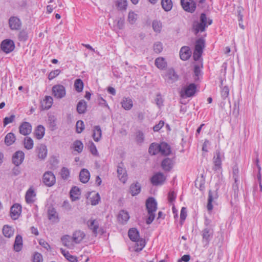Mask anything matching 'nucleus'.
Wrapping results in <instances>:
<instances>
[{"instance_id":"obj_1","label":"nucleus","mask_w":262,"mask_h":262,"mask_svg":"<svg viewBox=\"0 0 262 262\" xmlns=\"http://www.w3.org/2000/svg\"><path fill=\"white\" fill-rule=\"evenodd\" d=\"M212 19L208 18L206 15L203 13L201 14L200 21H195L192 25V29L194 34L196 35L199 32H203L206 28L212 24Z\"/></svg>"},{"instance_id":"obj_2","label":"nucleus","mask_w":262,"mask_h":262,"mask_svg":"<svg viewBox=\"0 0 262 262\" xmlns=\"http://www.w3.org/2000/svg\"><path fill=\"white\" fill-rule=\"evenodd\" d=\"M146 207L148 212V217L146 219L147 224H150L155 217V212L157 209V203L153 198H148L146 202Z\"/></svg>"},{"instance_id":"obj_3","label":"nucleus","mask_w":262,"mask_h":262,"mask_svg":"<svg viewBox=\"0 0 262 262\" xmlns=\"http://www.w3.org/2000/svg\"><path fill=\"white\" fill-rule=\"evenodd\" d=\"M205 47V40L201 38L196 41L195 49L193 54V57L194 60H198L201 57L203 50Z\"/></svg>"},{"instance_id":"obj_4","label":"nucleus","mask_w":262,"mask_h":262,"mask_svg":"<svg viewBox=\"0 0 262 262\" xmlns=\"http://www.w3.org/2000/svg\"><path fill=\"white\" fill-rule=\"evenodd\" d=\"M224 159V152L216 150L214 153L213 158V163L214 164L213 169L214 170H221L222 169V161Z\"/></svg>"},{"instance_id":"obj_5","label":"nucleus","mask_w":262,"mask_h":262,"mask_svg":"<svg viewBox=\"0 0 262 262\" xmlns=\"http://www.w3.org/2000/svg\"><path fill=\"white\" fill-rule=\"evenodd\" d=\"M201 235L202 243L204 244V247L207 246L213 235V229L211 227L204 228L201 232Z\"/></svg>"},{"instance_id":"obj_6","label":"nucleus","mask_w":262,"mask_h":262,"mask_svg":"<svg viewBox=\"0 0 262 262\" xmlns=\"http://www.w3.org/2000/svg\"><path fill=\"white\" fill-rule=\"evenodd\" d=\"M56 182L55 176L50 171H46L43 175L42 182L47 186L51 187L54 185Z\"/></svg>"},{"instance_id":"obj_7","label":"nucleus","mask_w":262,"mask_h":262,"mask_svg":"<svg viewBox=\"0 0 262 262\" xmlns=\"http://www.w3.org/2000/svg\"><path fill=\"white\" fill-rule=\"evenodd\" d=\"M196 85L194 83H191L188 86L183 88L181 91V96L183 97H191L196 92Z\"/></svg>"},{"instance_id":"obj_8","label":"nucleus","mask_w":262,"mask_h":262,"mask_svg":"<svg viewBox=\"0 0 262 262\" xmlns=\"http://www.w3.org/2000/svg\"><path fill=\"white\" fill-rule=\"evenodd\" d=\"M181 4L187 12L193 13L196 9V4L193 0H181Z\"/></svg>"},{"instance_id":"obj_9","label":"nucleus","mask_w":262,"mask_h":262,"mask_svg":"<svg viewBox=\"0 0 262 262\" xmlns=\"http://www.w3.org/2000/svg\"><path fill=\"white\" fill-rule=\"evenodd\" d=\"M52 93L56 98L61 99L66 95L65 88L62 85H55L52 88Z\"/></svg>"},{"instance_id":"obj_10","label":"nucleus","mask_w":262,"mask_h":262,"mask_svg":"<svg viewBox=\"0 0 262 262\" xmlns=\"http://www.w3.org/2000/svg\"><path fill=\"white\" fill-rule=\"evenodd\" d=\"M1 47L2 50L4 52L9 53L13 51L15 45L13 40L11 39H5L2 42Z\"/></svg>"},{"instance_id":"obj_11","label":"nucleus","mask_w":262,"mask_h":262,"mask_svg":"<svg viewBox=\"0 0 262 262\" xmlns=\"http://www.w3.org/2000/svg\"><path fill=\"white\" fill-rule=\"evenodd\" d=\"M165 180L166 177L163 173L157 172L151 178V182L153 185H160L163 184Z\"/></svg>"},{"instance_id":"obj_12","label":"nucleus","mask_w":262,"mask_h":262,"mask_svg":"<svg viewBox=\"0 0 262 262\" xmlns=\"http://www.w3.org/2000/svg\"><path fill=\"white\" fill-rule=\"evenodd\" d=\"M89 228L92 231L95 236L99 230V221L96 219H91L88 221Z\"/></svg>"},{"instance_id":"obj_13","label":"nucleus","mask_w":262,"mask_h":262,"mask_svg":"<svg viewBox=\"0 0 262 262\" xmlns=\"http://www.w3.org/2000/svg\"><path fill=\"white\" fill-rule=\"evenodd\" d=\"M9 25L11 30H18L21 26L20 20L15 16H11L9 19Z\"/></svg>"},{"instance_id":"obj_14","label":"nucleus","mask_w":262,"mask_h":262,"mask_svg":"<svg viewBox=\"0 0 262 262\" xmlns=\"http://www.w3.org/2000/svg\"><path fill=\"white\" fill-rule=\"evenodd\" d=\"M24 157V152L20 150L17 151L12 157V162L16 166H18L23 162Z\"/></svg>"},{"instance_id":"obj_15","label":"nucleus","mask_w":262,"mask_h":262,"mask_svg":"<svg viewBox=\"0 0 262 262\" xmlns=\"http://www.w3.org/2000/svg\"><path fill=\"white\" fill-rule=\"evenodd\" d=\"M21 211V206L18 204H14L11 208L10 215L13 220H16L19 216Z\"/></svg>"},{"instance_id":"obj_16","label":"nucleus","mask_w":262,"mask_h":262,"mask_svg":"<svg viewBox=\"0 0 262 262\" xmlns=\"http://www.w3.org/2000/svg\"><path fill=\"white\" fill-rule=\"evenodd\" d=\"M19 130L21 134L26 136L31 132L32 126L29 123L25 122L20 125Z\"/></svg>"},{"instance_id":"obj_17","label":"nucleus","mask_w":262,"mask_h":262,"mask_svg":"<svg viewBox=\"0 0 262 262\" xmlns=\"http://www.w3.org/2000/svg\"><path fill=\"white\" fill-rule=\"evenodd\" d=\"M121 104V106L124 110L129 111L130 110L133 106V102L130 98L124 97L122 99Z\"/></svg>"},{"instance_id":"obj_18","label":"nucleus","mask_w":262,"mask_h":262,"mask_svg":"<svg viewBox=\"0 0 262 262\" xmlns=\"http://www.w3.org/2000/svg\"><path fill=\"white\" fill-rule=\"evenodd\" d=\"M173 161L169 158L164 159L161 163V166L164 170L169 171L173 166Z\"/></svg>"},{"instance_id":"obj_19","label":"nucleus","mask_w":262,"mask_h":262,"mask_svg":"<svg viewBox=\"0 0 262 262\" xmlns=\"http://www.w3.org/2000/svg\"><path fill=\"white\" fill-rule=\"evenodd\" d=\"M48 218L53 222L57 223L59 222V217L57 212L55 209L53 207H50L48 211Z\"/></svg>"},{"instance_id":"obj_20","label":"nucleus","mask_w":262,"mask_h":262,"mask_svg":"<svg viewBox=\"0 0 262 262\" xmlns=\"http://www.w3.org/2000/svg\"><path fill=\"white\" fill-rule=\"evenodd\" d=\"M85 236V234L83 231L80 230L75 231L72 236V239L76 244L80 243Z\"/></svg>"},{"instance_id":"obj_21","label":"nucleus","mask_w":262,"mask_h":262,"mask_svg":"<svg viewBox=\"0 0 262 262\" xmlns=\"http://www.w3.org/2000/svg\"><path fill=\"white\" fill-rule=\"evenodd\" d=\"M90 173L86 169H82L79 173V180L83 183H87L90 180Z\"/></svg>"},{"instance_id":"obj_22","label":"nucleus","mask_w":262,"mask_h":262,"mask_svg":"<svg viewBox=\"0 0 262 262\" xmlns=\"http://www.w3.org/2000/svg\"><path fill=\"white\" fill-rule=\"evenodd\" d=\"M191 55V51L188 47H183L180 51V57L183 60L188 59Z\"/></svg>"},{"instance_id":"obj_23","label":"nucleus","mask_w":262,"mask_h":262,"mask_svg":"<svg viewBox=\"0 0 262 262\" xmlns=\"http://www.w3.org/2000/svg\"><path fill=\"white\" fill-rule=\"evenodd\" d=\"M36 150L38 158L41 159H45L47 155V147L45 145L41 144L37 147Z\"/></svg>"},{"instance_id":"obj_24","label":"nucleus","mask_w":262,"mask_h":262,"mask_svg":"<svg viewBox=\"0 0 262 262\" xmlns=\"http://www.w3.org/2000/svg\"><path fill=\"white\" fill-rule=\"evenodd\" d=\"M23 247V238L21 235H17L15 239L13 245L14 250L16 252H19Z\"/></svg>"},{"instance_id":"obj_25","label":"nucleus","mask_w":262,"mask_h":262,"mask_svg":"<svg viewBox=\"0 0 262 262\" xmlns=\"http://www.w3.org/2000/svg\"><path fill=\"white\" fill-rule=\"evenodd\" d=\"M53 103V99L51 96H47L41 102V106L43 110L49 109Z\"/></svg>"},{"instance_id":"obj_26","label":"nucleus","mask_w":262,"mask_h":262,"mask_svg":"<svg viewBox=\"0 0 262 262\" xmlns=\"http://www.w3.org/2000/svg\"><path fill=\"white\" fill-rule=\"evenodd\" d=\"M129 219V216L128 212L124 210H121L120 211L118 216V220L120 223L121 224H124L127 222Z\"/></svg>"},{"instance_id":"obj_27","label":"nucleus","mask_w":262,"mask_h":262,"mask_svg":"<svg viewBox=\"0 0 262 262\" xmlns=\"http://www.w3.org/2000/svg\"><path fill=\"white\" fill-rule=\"evenodd\" d=\"M118 177L119 180L123 183L127 180V174L125 169L118 167L117 169Z\"/></svg>"},{"instance_id":"obj_28","label":"nucleus","mask_w":262,"mask_h":262,"mask_svg":"<svg viewBox=\"0 0 262 262\" xmlns=\"http://www.w3.org/2000/svg\"><path fill=\"white\" fill-rule=\"evenodd\" d=\"M128 236L132 241H136L139 238V232L136 228H131L128 232Z\"/></svg>"},{"instance_id":"obj_29","label":"nucleus","mask_w":262,"mask_h":262,"mask_svg":"<svg viewBox=\"0 0 262 262\" xmlns=\"http://www.w3.org/2000/svg\"><path fill=\"white\" fill-rule=\"evenodd\" d=\"M102 133L99 126H95L93 129V137L96 142H98L101 138Z\"/></svg>"},{"instance_id":"obj_30","label":"nucleus","mask_w":262,"mask_h":262,"mask_svg":"<svg viewBox=\"0 0 262 262\" xmlns=\"http://www.w3.org/2000/svg\"><path fill=\"white\" fill-rule=\"evenodd\" d=\"M3 233L5 237L10 238L13 235L14 229L8 225H5L3 228Z\"/></svg>"},{"instance_id":"obj_31","label":"nucleus","mask_w":262,"mask_h":262,"mask_svg":"<svg viewBox=\"0 0 262 262\" xmlns=\"http://www.w3.org/2000/svg\"><path fill=\"white\" fill-rule=\"evenodd\" d=\"M35 196V193L34 190L30 188L26 192L25 199L28 203H32L34 201L33 198Z\"/></svg>"},{"instance_id":"obj_32","label":"nucleus","mask_w":262,"mask_h":262,"mask_svg":"<svg viewBox=\"0 0 262 262\" xmlns=\"http://www.w3.org/2000/svg\"><path fill=\"white\" fill-rule=\"evenodd\" d=\"M141 191L140 185L137 182L135 184H133L130 186V192L133 196L137 195Z\"/></svg>"},{"instance_id":"obj_33","label":"nucleus","mask_w":262,"mask_h":262,"mask_svg":"<svg viewBox=\"0 0 262 262\" xmlns=\"http://www.w3.org/2000/svg\"><path fill=\"white\" fill-rule=\"evenodd\" d=\"M16 140L15 136L13 133H8L5 138V143L7 146H10L14 143Z\"/></svg>"},{"instance_id":"obj_34","label":"nucleus","mask_w":262,"mask_h":262,"mask_svg":"<svg viewBox=\"0 0 262 262\" xmlns=\"http://www.w3.org/2000/svg\"><path fill=\"white\" fill-rule=\"evenodd\" d=\"M160 152L164 155H169L171 151L169 146L165 143H161L160 144Z\"/></svg>"},{"instance_id":"obj_35","label":"nucleus","mask_w":262,"mask_h":262,"mask_svg":"<svg viewBox=\"0 0 262 262\" xmlns=\"http://www.w3.org/2000/svg\"><path fill=\"white\" fill-rule=\"evenodd\" d=\"M45 128L42 125H38L35 130V136L38 139L42 138L45 135Z\"/></svg>"},{"instance_id":"obj_36","label":"nucleus","mask_w":262,"mask_h":262,"mask_svg":"<svg viewBox=\"0 0 262 262\" xmlns=\"http://www.w3.org/2000/svg\"><path fill=\"white\" fill-rule=\"evenodd\" d=\"M155 65L160 69H164L167 66V63L163 57H158L155 60Z\"/></svg>"},{"instance_id":"obj_37","label":"nucleus","mask_w":262,"mask_h":262,"mask_svg":"<svg viewBox=\"0 0 262 262\" xmlns=\"http://www.w3.org/2000/svg\"><path fill=\"white\" fill-rule=\"evenodd\" d=\"M136 245L135 246V251L138 252L143 249L145 245V242L143 238H139L136 241Z\"/></svg>"},{"instance_id":"obj_38","label":"nucleus","mask_w":262,"mask_h":262,"mask_svg":"<svg viewBox=\"0 0 262 262\" xmlns=\"http://www.w3.org/2000/svg\"><path fill=\"white\" fill-rule=\"evenodd\" d=\"M124 18H120L119 19L115 20L113 22V28L114 30L122 29L124 27Z\"/></svg>"},{"instance_id":"obj_39","label":"nucleus","mask_w":262,"mask_h":262,"mask_svg":"<svg viewBox=\"0 0 262 262\" xmlns=\"http://www.w3.org/2000/svg\"><path fill=\"white\" fill-rule=\"evenodd\" d=\"M86 103L84 100H81L78 103L77 105V111L78 113H84L86 110Z\"/></svg>"},{"instance_id":"obj_40","label":"nucleus","mask_w":262,"mask_h":262,"mask_svg":"<svg viewBox=\"0 0 262 262\" xmlns=\"http://www.w3.org/2000/svg\"><path fill=\"white\" fill-rule=\"evenodd\" d=\"M148 151L151 155H156L160 152V144L152 143L149 146Z\"/></svg>"},{"instance_id":"obj_41","label":"nucleus","mask_w":262,"mask_h":262,"mask_svg":"<svg viewBox=\"0 0 262 262\" xmlns=\"http://www.w3.org/2000/svg\"><path fill=\"white\" fill-rule=\"evenodd\" d=\"M161 5L163 9L165 11H170L172 7V3L171 0H162Z\"/></svg>"},{"instance_id":"obj_42","label":"nucleus","mask_w":262,"mask_h":262,"mask_svg":"<svg viewBox=\"0 0 262 262\" xmlns=\"http://www.w3.org/2000/svg\"><path fill=\"white\" fill-rule=\"evenodd\" d=\"M116 5L120 10H125L127 6V0H117Z\"/></svg>"},{"instance_id":"obj_43","label":"nucleus","mask_w":262,"mask_h":262,"mask_svg":"<svg viewBox=\"0 0 262 262\" xmlns=\"http://www.w3.org/2000/svg\"><path fill=\"white\" fill-rule=\"evenodd\" d=\"M24 144L26 149H31L33 147V141L30 137H27L24 139Z\"/></svg>"},{"instance_id":"obj_44","label":"nucleus","mask_w":262,"mask_h":262,"mask_svg":"<svg viewBox=\"0 0 262 262\" xmlns=\"http://www.w3.org/2000/svg\"><path fill=\"white\" fill-rule=\"evenodd\" d=\"M74 88L77 92H81L83 89V83L80 79H77L74 82Z\"/></svg>"},{"instance_id":"obj_45","label":"nucleus","mask_w":262,"mask_h":262,"mask_svg":"<svg viewBox=\"0 0 262 262\" xmlns=\"http://www.w3.org/2000/svg\"><path fill=\"white\" fill-rule=\"evenodd\" d=\"M61 253L67 259L71 262H77V259L76 257L71 255L68 251H66L63 249H61Z\"/></svg>"},{"instance_id":"obj_46","label":"nucleus","mask_w":262,"mask_h":262,"mask_svg":"<svg viewBox=\"0 0 262 262\" xmlns=\"http://www.w3.org/2000/svg\"><path fill=\"white\" fill-rule=\"evenodd\" d=\"M73 147L75 151L79 153L82 151L83 145L80 141L76 140L73 143Z\"/></svg>"},{"instance_id":"obj_47","label":"nucleus","mask_w":262,"mask_h":262,"mask_svg":"<svg viewBox=\"0 0 262 262\" xmlns=\"http://www.w3.org/2000/svg\"><path fill=\"white\" fill-rule=\"evenodd\" d=\"M166 77H167L168 79L171 81V82L177 80L178 79V76L173 70H169Z\"/></svg>"},{"instance_id":"obj_48","label":"nucleus","mask_w":262,"mask_h":262,"mask_svg":"<svg viewBox=\"0 0 262 262\" xmlns=\"http://www.w3.org/2000/svg\"><path fill=\"white\" fill-rule=\"evenodd\" d=\"M152 28L154 30L157 32H160L162 29V23L160 21L154 20L152 24Z\"/></svg>"},{"instance_id":"obj_49","label":"nucleus","mask_w":262,"mask_h":262,"mask_svg":"<svg viewBox=\"0 0 262 262\" xmlns=\"http://www.w3.org/2000/svg\"><path fill=\"white\" fill-rule=\"evenodd\" d=\"M128 21L130 24H134L135 23L137 19V14L135 13L134 12L130 11L128 15Z\"/></svg>"},{"instance_id":"obj_50","label":"nucleus","mask_w":262,"mask_h":262,"mask_svg":"<svg viewBox=\"0 0 262 262\" xmlns=\"http://www.w3.org/2000/svg\"><path fill=\"white\" fill-rule=\"evenodd\" d=\"M144 140V134L140 130H138L136 133V141L138 144H141Z\"/></svg>"},{"instance_id":"obj_51","label":"nucleus","mask_w":262,"mask_h":262,"mask_svg":"<svg viewBox=\"0 0 262 262\" xmlns=\"http://www.w3.org/2000/svg\"><path fill=\"white\" fill-rule=\"evenodd\" d=\"M48 121L50 128L52 130H54L56 125V119L55 117L54 116H49Z\"/></svg>"},{"instance_id":"obj_52","label":"nucleus","mask_w":262,"mask_h":262,"mask_svg":"<svg viewBox=\"0 0 262 262\" xmlns=\"http://www.w3.org/2000/svg\"><path fill=\"white\" fill-rule=\"evenodd\" d=\"M80 194V189L76 186L73 187L70 191L71 198H77Z\"/></svg>"},{"instance_id":"obj_53","label":"nucleus","mask_w":262,"mask_h":262,"mask_svg":"<svg viewBox=\"0 0 262 262\" xmlns=\"http://www.w3.org/2000/svg\"><path fill=\"white\" fill-rule=\"evenodd\" d=\"M213 201V196L212 192L210 190L209 191L208 199V203L207 205V208L208 211H211L213 208V206L212 204V202Z\"/></svg>"},{"instance_id":"obj_54","label":"nucleus","mask_w":262,"mask_h":262,"mask_svg":"<svg viewBox=\"0 0 262 262\" xmlns=\"http://www.w3.org/2000/svg\"><path fill=\"white\" fill-rule=\"evenodd\" d=\"M76 132L77 133H81L84 129V123L81 120H78L76 125Z\"/></svg>"},{"instance_id":"obj_55","label":"nucleus","mask_w":262,"mask_h":262,"mask_svg":"<svg viewBox=\"0 0 262 262\" xmlns=\"http://www.w3.org/2000/svg\"><path fill=\"white\" fill-rule=\"evenodd\" d=\"M89 149L93 155L96 156L98 155V151L97 150L96 147L94 143L92 141H90L89 143Z\"/></svg>"},{"instance_id":"obj_56","label":"nucleus","mask_w":262,"mask_h":262,"mask_svg":"<svg viewBox=\"0 0 262 262\" xmlns=\"http://www.w3.org/2000/svg\"><path fill=\"white\" fill-rule=\"evenodd\" d=\"M154 50L157 53L161 52L163 50L162 44L160 42H156L154 45Z\"/></svg>"},{"instance_id":"obj_57","label":"nucleus","mask_w":262,"mask_h":262,"mask_svg":"<svg viewBox=\"0 0 262 262\" xmlns=\"http://www.w3.org/2000/svg\"><path fill=\"white\" fill-rule=\"evenodd\" d=\"M70 174V172L67 168L63 167L60 172V175L63 179H67Z\"/></svg>"},{"instance_id":"obj_58","label":"nucleus","mask_w":262,"mask_h":262,"mask_svg":"<svg viewBox=\"0 0 262 262\" xmlns=\"http://www.w3.org/2000/svg\"><path fill=\"white\" fill-rule=\"evenodd\" d=\"M229 89L228 87L225 86L221 90V94L223 99H225L228 97Z\"/></svg>"},{"instance_id":"obj_59","label":"nucleus","mask_w":262,"mask_h":262,"mask_svg":"<svg viewBox=\"0 0 262 262\" xmlns=\"http://www.w3.org/2000/svg\"><path fill=\"white\" fill-rule=\"evenodd\" d=\"M28 38V33L25 30L21 31L18 35V39L20 41H26Z\"/></svg>"},{"instance_id":"obj_60","label":"nucleus","mask_w":262,"mask_h":262,"mask_svg":"<svg viewBox=\"0 0 262 262\" xmlns=\"http://www.w3.org/2000/svg\"><path fill=\"white\" fill-rule=\"evenodd\" d=\"M238 173L239 170L237 167L235 166H234L233 168V177L235 183L239 181Z\"/></svg>"},{"instance_id":"obj_61","label":"nucleus","mask_w":262,"mask_h":262,"mask_svg":"<svg viewBox=\"0 0 262 262\" xmlns=\"http://www.w3.org/2000/svg\"><path fill=\"white\" fill-rule=\"evenodd\" d=\"M60 72H61V71L58 69L51 71L49 73V76H48L49 79L52 80V79H54L55 77H56L57 76H58L60 74Z\"/></svg>"},{"instance_id":"obj_62","label":"nucleus","mask_w":262,"mask_h":262,"mask_svg":"<svg viewBox=\"0 0 262 262\" xmlns=\"http://www.w3.org/2000/svg\"><path fill=\"white\" fill-rule=\"evenodd\" d=\"M15 119V115H12L10 117H6L4 119V126H6L9 123H12L13 122Z\"/></svg>"},{"instance_id":"obj_63","label":"nucleus","mask_w":262,"mask_h":262,"mask_svg":"<svg viewBox=\"0 0 262 262\" xmlns=\"http://www.w3.org/2000/svg\"><path fill=\"white\" fill-rule=\"evenodd\" d=\"M187 216V210L185 207H182L181 210L180 219L181 223L182 224V222L184 221Z\"/></svg>"},{"instance_id":"obj_64","label":"nucleus","mask_w":262,"mask_h":262,"mask_svg":"<svg viewBox=\"0 0 262 262\" xmlns=\"http://www.w3.org/2000/svg\"><path fill=\"white\" fill-rule=\"evenodd\" d=\"M42 256L41 254L36 252L34 254L33 257V262H42Z\"/></svg>"}]
</instances>
